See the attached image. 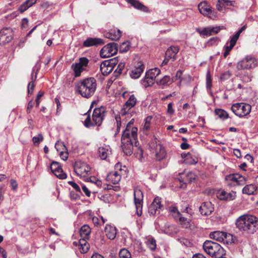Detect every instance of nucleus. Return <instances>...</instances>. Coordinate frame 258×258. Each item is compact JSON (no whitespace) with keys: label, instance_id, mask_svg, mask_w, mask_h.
I'll return each mask as SVG.
<instances>
[{"label":"nucleus","instance_id":"obj_1","mask_svg":"<svg viewBox=\"0 0 258 258\" xmlns=\"http://www.w3.org/2000/svg\"><path fill=\"white\" fill-rule=\"evenodd\" d=\"M138 128L133 126L132 121L126 125L121 137V148L122 151L127 156H130L133 152V144L137 147L139 144L137 140Z\"/></svg>","mask_w":258,"mask_h":258},{"label":"nucleus","instance_id":"obj_2","mask_svg":"<svg viewBox=\"0 0 258 258\" xmlns=\"http://www.w3.org/2000/svg\"><path fill=\"white\" fill-rule=\"evenodd\" d=\"M237 228L247 234H253L258 229V221L256 217L251 215H243L236 221Z\"/></svg>","mask_w":258,"mask_h":258},{"label":"nucleus","instance_id":"obj_3","mask_svg":"<svg viewBox=\"0 0 258 258\" xmlns=\"http://www.w3.org/2000/svg\"><path fill=\"white\" fill-rule=\"evenodd\" d=\"M94 104H96L95 101H93L90 109L86 113L87 115L86 119L84 121V125L86 127H89L92 126H100L105 116L106 110L104 107L101 106L100 107L95 108L92 115L90 116V111Z\"/></svg>","mask_w":258,"mask_h":258},{"label":"nucleus","instance_id":"obj_4","mask_svg":"<svg viewBox=\"0 0 258 258\" xmlns=\"http://www.w3.org/2000/svg\"><path fill=\"white\" fill-rule=\"evenodd\" d=\"M96 80L90 77L80 81L77 85V88L79 94L83 97L89 98L92 96L96 90Z\"/></svg>","mask_w":258,"mask_h":258},{"label":"nucleus","instance_id":"obj_5","mask_svg":"<svg viewBox=\"0 0 258 258\" xmlns=\"http://www.w3.org/2000/svg\"><path fill=\"white\" fill-rule=\"evenodd\" d=\"M203 247L208 254L214 258H218L225 254L224 248L219 244L211 240H206Z\"/></svg>","mask_w":258,"mask_h":258},{"label":"nucleus","instance_id":"obj_6","mask_svg":"<svg viewBox=\"0 0 258 258\" xmlns=\"http://www.w3.org/2000/svg\"><path fill=\"white\" fill-rule=\"evenodd\" d=\"M114 169L115 170L110 172L106 177V181L109 184L118 183L121 179V174L125 171V166H123L122 168L119 162L115 165Z\"/></svg>","mask_w":258,"mask_h":258},{"label":"nucleus","instance_id":"obj_7","mask_svg":"<svg viewBox=\"0 0 258 258\" xmlns=\"http://www.w3.org/2000/svg\"><path fill=\"white\" fill-rule=\"evenodd\" d=\"M158 142L156 138L154 139L150 142L149 148L150 151L154 154L156 160L161 161L165 158L166 152L164 148Z\"/></svg>","mask_w":258,"mask_h":258},{"label":"nucleus","instance_id":"obj_8","mask_svg":"<svg viewBox=\"0 0 258 258\" xmlns=\"http://www.w3.org/2000/svg\"><path fill=\"white\" fill-rule=\"evenodd\" d=\"M74 169L76 173L82 177H87L91 174V168L87 163L77 161L74 165Z\"/></svg>","mask_w":258,"mask_h":258},{"label":"nucleus","instance_id":"obj_9","mask_svg":"<svg viewBox=\"0 0 258 258\" xmlns=\"http://www.w3.org/2000/svg\"><path fill=\"white\" fill-rule=\"evenodd\" d=\"M251 106L248 104L238 103L232 105L231 109L237 116L242 117L248 114L251 111Z\"/></svg>","mask_w":258,"mask_h":258},{"label":"nucleus","instance_id":"obj_10","mask_svg":"<svg viewBox=\"0 0 258 258\" xmlns=\"http://www.w3.org/2000/svg\"><path fill=\"white\" fill-rule=\"evenodd\" d=\"M160 73V70L157 68L149 70L146 73L144 79L142 80V85L145 88L151 86L154 83L156 77Z\"/></svg>","mask_w":258,"mask_h":258},{"label":"nucleus","instance_id":"obj_11","mask_svg":"<svg viewBox=\"0 0 258 258\" xmlns=\"http://www.w3.org/2000/svg\"><path fill=\"white\" fill-rule=\"evenodd\" d=\"M256 64V59L254 57L247 55L237 63L236 67L238 70H249L255 68Z\"/></svg>","mask_w":258,"mask_h":258},{"label":"nucleus","instance_id":"obj_12","mask_svg":"<svg viewBox=\"0 0 258 258\" xmlns=\"http://www.w3.org/2000/svg\"><path fill=\"white\" fill-rule=\"evenodd\" d=\"M225 181L228 186L242 185L245 183V178L239 174H231L226 176Z\"/></svg>","mask_w":258,"mask_h":258},{"label":"nucleus","instance_id":"obj_13","mask_svg":"<svg viewBox=\"0 0 258 258\" xmlns=\"http://www.w3.org/2000/svg\"><path fill=\"white\" fill-rule=\"evenodd\" d=\"M117 52V44L110 43L104 46L100 50V55L102 58H107L115 54Z\"/></svg>","mask_w":258,"mask_h":258},{"label":"nucleus","instance_id":"obj_14","mask_svg":"<svg viewBox=\"0 0 258 258\" xmlns=\"http://www.w3.org/2000/svg\"><path fill=\"white\" fill-rule=\"evenodd\" d=\"M210 237L211 239H213L217 241L220 242H223L224 243L227 244L229 242H231L230 240L232 238V235L220 231H214L211 233Z\"/></svg>","mask_w":258,"mask_h":258},{"label":"nucleus","instance_id":"obj_15","mask_svg":"<svg viewBox=\"0 0 258 258\" xmlns=\"http://www.w3.org/2000/svg\"><path fill=\"white\" fill-rule=\"evenodd\" d=\"M143 200V194L141 190L136 188L134 189V203L137 210V214L141 216L142 211V203Z\"/></svg>","mask_w":258,"mask_h":258},{"label":"nucleus","instance_id":"obj_16","mask_svg":"<svg viewBox=\"0 0 258 258\" xmlns=\"http://www.w3.org/2000/svg\"><path fill=\"white\" fill-rule=\"evenodd\" d=\"M13 30L10 28H5L0 31V44L5 45L13 39Z\"/></svg>","mask_w":258,"mask_h":258},{"label":"nucleus","instance_id":"obj_17","mask_svg":"<svg viewBox=\"0 0 258 258\" xmlns=\"http://www.w3.org/2000/svg\"><path fill=\"white\" fill-rule=\"evenodd\" d=\"M50 168L53 174L60 179H65L67 178V174L63 172V170L57 162H53L51 165Z\"/></svg>","mask_w":258,"mask_h":258},{"label":"nucleus","instance_id":"obj_18","mask_svg":"<svg viewBox=\"0 0 258 258\" xmlns=\"http://www.w3.org/2000/svg\"><path fill=\"white\" fill-rule=\"evenodd\" d=\"M214 211L213 205L210 202H203L199 208V211L202 215L208 216Z\"/></svg>","mask_w":258,"mask_h":258},{"label":"nucleus","instance_id":"obj_19","mask_svg":"<svg viewBox=\"0 0 258 258\" xmlns=\"http://www.w3.org/2000/svg\"><path fill=\"white\" fill-rule=\"evenodd\" d=\"M162 207L161 199L158 197H156L150 205L149 208V212L151 215H155L157 213H159L160 209H161Z\"/></svg>","mask_w":258,"mask_h":258},{"label":"nucleus","instance_id":"obj_20","mask_svg":"<svg viewBox=\"0 0 258 258\" xmlns=\"http://www.w3.org/2000/svg\"><path fill=\"white\" fill-rule=\"evenodd\" d=\"M144 70V66L142 62H138L132 69L130 76L133 79L139 78Z\"/></svg>","mask_w":258,"mask_h":258},{"label":"nucleus","instance_id":"obj_21","mask_svg":"<svg viewBox=\"0 0 258 258\" xmlns=\"http://www.w3.org/2000/svg\"><path fill=\"white\" fill-rule=\"evenodd\" d=\"M98 152L100 158L102 160H105L111 154V150L109 146L104 145L99 147Z\"/></svg>","mask_w":258,"mask_h":258},{"label":"nucleus","instance_id":"obj_22","mask_svg":"<svg viewBox=\"0 0 258 258\" xmlns=\"http://www.w3.org/2000/svg\"><path fill=\"white\" fill-rule=\"evenodd\" d=\"M179 181L180 182H183L185 184H186L187 182H190L196 179V175L192 172L180 173H179Z\"/></svg>","mask_w":258,"mask_h":258},{"label":"nucleus","instance_id":"obj_23","mask_svg":"<svg viewBox=\"0 0 258 258\" xmlns=\"http://www.w3.org/2000/svg\"><path fill=\"white\" fill-rule=\"evenodd\" d=\"M110 63L112 62L108 60H105L100 64V70L103 75L106 76L112 71L113 67H111Z\"/></svg>","mask_w":258,"mask_h":258},{"label":"nucleus","instance_id":"obj_24","mask_svg":"<svg viewBox=\"0 0 258 258\" xmlns=\"http://www.w3.org/2000/svg\"><path fill=\"white\" fill-rule=\"evenodd\" d=\"M182 158L183 159V163L186 164H195L198 161V158L192 156L191 154L187 153H183L181 154Z\"/></svg>","mask_w":258,"mask_h":258},{"label":"nucleus","instance_id":"obj_25","mask_svg":"<svg viewBox=\"0 0 258 258\" xmlns=\"http://www.w3.org/2000/svg\"><path fill=\"white\" fill-rule=\"evenodd\" d=\"M104 41L101 38H88L84 41L83 45L85 47H90L94 45H102Z\"/></svg>","mask_w":258,"mask_h":258},{"label":"nucleus","instance_id":"obj_26","mask_svg":"<svg viewBox=\"0 0 258 258\" xmlns=\"http://www.w3.org/2000/svg\"><path fill=\"white\" fill-rule=\"evenodd\" d=\"M137 103V98L133 94L130 95L128 100L126 101L125 104L123 106V109L124 111L122 112L123 114H125L126 111L125 110H128L132 108L135 106Z\"/></svg>","mask_w":258,"mask_h":258},{"label":"nucleus","instance_id":"obj_27","mask_svg":"<svg viewBox=\"0 0 258 258\" xmlns=\"http://www.w3.org/2000/svg\"><path fill=\"white\" fill-rule=\"evenodd\" d=\"M179 51V48L176 46H171L165 52V55L167 57L171 58L172 61L176 59V54Z\"/></svg>","mask_w":258,"mask_h":258},{"label":"nucleus","instance_id":"obj_28","mask_svg":"<svg viewBox=\"0 0 258 258\" xmlns=\"http://www.w3.org/2000/svg\"><path fill=\"white\" fill-rule=\"evenodd\" d=\"M200 12L205 16H208L212 13V10L206 2H201L198 5Z\"/></svg>","mask_w":258,"mask_h":258},{"label":"nucleus","instance_id":"obj_29","mask_svg":"<svg viewBox=\"0 0 258 258\" xmlns=\"http://www.w3.org/2000/svg\"><path fill=\"white\" fill-rule=\"evenodd\" d=\"M37 0H26L22 3L18 8V11L20 13H23L27 10L29 8L36 4Z\"/></svg>","mask_w":258,"mask_h":258},{"label":"nucleus","instance_id":"obj_30","mask_svg":"<svg viewBox=\"0 0 258 258\" xmlns=\"http://www.w3.org/2000/svg\"><path fill=\"white\" fill-rule=\"evenodd\" d=\"M106 38L112 40L117 41L119 39L121 36V32L119 30H114L111 32L106 33L104 34Z\"/></svg>","mask_w":258,"mask_h":258},{"label":"nucleus","instance_id":"obj_31","mask_svg":"<svg viewBox=\"0 0 258 258\" xmlns=\"http://www.w3.org/2000/svg\"><path fill=\"white\" fill-rule=\"evenodd\" d=\"M105 232L107 237L110 239L113 240L116 237V229L113 226L107 225L105 228Z\"/></svg>","mask_w":258,"mask_h":258},{"label":"nucleus","instance_id":"obj_32","mask_svg":"<svg viewBox=\"0 0 258 258\" xmlns=\"http://www.w3.org/2000/svg\"><path fill=\"white\" fill-rule=\"evenodd\" d=\"M222 27H208L204 28L201 32V34L206 36H210L214 34H217L220 29L223 28Z\"/></svg>","mask_w":258,"mask_h":258},{"label":"nucleus","instance_id":"obj_33","mask_svg":"<svg viewBox=\"0 0 258 258\" xmlns=\"http://www.w3.org/2000/svg\"><path fill=\"white\" fill-rule=\"evenodd\" d=\"M257 186L254 184L246 185L242 189V193L248 195H254L257 190Z\"/></svg>","mask_w":258,"mask_h":258},{"label":"nucleus","instance_id":"obj_34","mask_svg":"<svg viewBox=\"0 0 258 258\" xmlns=\"http://www.w3.org/2000/svg\"><path fill=\"white\" fill-rule=\"evenodd\" d=\"M235 192H227L225 191H222L219 193L218 197L221 200L230 201L233 200L235 197Z\"/></svg>","mask_w":258,"mask_h":258},{"label":"nucleus","instance_id":"obj_35","mask_svg":"<svg viewBox=\"0 0 258 258\" xmlns=\"http://www.w3.org/2000/svg\"><path fill=\"white\" fill-rule=\"evenodd\" d=\"M126 2L137 9L143 11V12L148 11V8L147 7L137 0H126Z\"/></svg>","mask_w":258,"mask_h":258},{"label":"nucleus","instance_id":"obj_36","mask_svg":"<svg viewBox=\"0 0 258 258\" xmlns=\"http://www.w3.org/2000/svg\"><path fill=\"white\" fill-rule=\"evenodd\" d=\"M88 239L81 237L79 241V248L82 253H86L89 250V244L87 242V239Z\"/></svg>","mask_w":258,"mask_h":258},{"label":"nucleus","instance_id":"obj_37","mask_svg":"<svg viewBox=\"0 0 258 258\" xmlns=\"http://www.w3.org/2000/svg\"><path fill=\"white\" fill-rule=\"evenodd\" d=\"M178 229L174 225H166L164 230V233L169 235H173L178 232Z\"/></svg>","mask_w":258,"mask_h":258},{"label":"nucleus","instance_id":"obj_38","mask_svg":"<svg viewBox=\"0 0 258 258\" xmlns=\"http://www.w3.org/2000/svg\"><path fill=\"white\" fill-rule=\"evenodd\" d=\"M156 83L157 85L164 87L165 86H169L172 82L170 77L168 76H165L163 78L160 80H156Z\"/></svg>","mask_w":258,"mask_h":258},{"label":"nucleus","instance_id":"obj_39","mask_svg":"<svg viewBox=\"0 0 258 258\" xmlns=\"http://www.w3.org/2000/svg\"><path fill=\"white\" fill-rule=\"evenodd\" d=\"M91 233V228L87 225H84L80 229V234L81 237L89 238Z\"/></svg>","mask_w":258,"mask_h":258},{"label":"nucleus","instance_id":"obj_40","mask_svg":"<svg viewBox=\"0 0 258 258\" xmlns=\"http://www.w3.org/2000/svg\"><path fill=\"white\" fill-rule=\"evenodd\" d=\"M178 218H179V222L180 224L181 225L182 227L185 228H187L190 227V220L187 218H185L182 216V214L181 216H179Z\"/></svg>","mask_w":258,"mask_h":258},{"label":"nucleus","instance_id":"obj_41","mask_svg":"<svg viewBox=\"0 0 258 258\" xmlns=\"http://www.w3.org/2000/svg\"><path fill=\"white\" fill-rule=\"evenodd\" d=\"M72 68L73 70L75 77H79L81 73L85 70L78 63H75L72 65Z\"/></svg>","mask_w":258,"mask_h":258},{"label":"nucleus","instance_id":"obj_42","mask_svg":"<svg viewBox=\"0 0 258 258\" xmlns=\"http://www.w3.org/2000/svg\"><path fill=\"white\" fill-rule=\"evenodd\" d=\"M215 114L222 120H225L228 117V114L226 111L222 109H216L215 110Z\"/></svg>","mask_w":258,"mask_h":258},{"label":"nucleus","instance_id":"obj_43","mask_svg":"<svg viewBox=\"0 0 258 258\" xmlns=\"http://www.w3.org/2000/svg\"><path fill=\"white\" fill-rule=\"evenodd\" d=\"M168 210L170 214L172 215L175 218H177L181 216V213L178 211L177 207L175 206H170L168 208Z\"/></svg>","mask_w":258,"mask_h":258},{"label":"nucleus","instance_id":"obj_44","mask_svg":"<svg viewBox=\"0 0 258 258\" xmlns=\"http://www.w3.org/2000/svg\"><path fill=\"white\" fill-rule=\"evenodd\" d=\"M81 187L83 191L84 192L85 195L88 197H90L91 192L93 193H96L98 192L97 191L93 190L91 187L89 186V187H88L83 184H81Z\"/></svg>","mask_w":258,"mask_h":258},{"label":"nucleus","instance_id":"obj_45","mask_svg":"<svg viewBox=\"0 0 258 258\" xmlns=\"http://www.w3.org/2000/svg\"><path fill=\"white\" fill-rule=\"evenodd\" d=\"M147 244L150 249L154 250L156 248V240L153 237H149L147 241Z\"/></svg>","mask_w":258,"mask_h":258},{"label":"nucleus","instance_id":"obj_46","mask_svg":"<svg viewBox=\"0 0 258 258\" xmlns=\"http://www.w3.org/2000/svg\"><path fill=\"white\" fill-rule=\"evenodd\" d=\"M39 70V66L36 64L33 68L31 73V81L30 82H34L37 78V72Z\"/></svg>","mask_w":258,"mask_h":258},{"label":"nucleus","instance_id":"obj_47","mask_svg":"<svg viewBox=\"0 0 258 258\" xmlns=\"http://www.w3.org/2000/svg\"><path fill=\"white\" fill-rule=\"evenodd\" d=\"M119 255L120 258H131V253L125 248H122L120 250Z\"/></svg>","mask_w":258,"mask_h":258},{"label":"nucleus","instance_id":"obj_48","mask_svg":"<svg viewBox=\"0 0 258 258\" xmlns=\"http://www.w3.org/2000/svg\"><path fill=\"white\" fill-rule=\"evenodd\" d=\"M152 117L150 116L147 117L145 119V124L143 126V130L145 133L147 132L150 128V121Z\"/></svg>","mask_w":258,"mask_h":258},{"label":"nucleus","instance_id":"obj_49","mask_svg":"<svg viewBox=\"0 0 258 258\" xmlns=\"http://www.w3.org/2000/svg\"><path fill=\"white\" fill-rule=\"evenodd\" d=\"M89 179L91 183L94 184L98 187H102V182L100 180L97 179L95 176L90 177Z\"/></svg>","mask_w":258,"mask_h":258},{"label":"nucleus","instance_id":"obj_50","mask_svg":"<svg viewBox=\"0 0 258 258\" xmlns=\"http://www.w3.org/2000/svg\"><path fill=\"white\" fill-rule=\"evenodd\" d=\"M55 148L58 153L62 150H67V148L63 143L57 142L55 145Z\"/></svg>","mask_w":258,"mask_h":258},{"label":"nucleus","instance_id":"obj_51","mask_svg":"<svg viewBox=\"0 0 258 258\" xmlns=\"http://www.w3.org/2000/svg\"><path fill=\"white\" fill-rule=\"evenodd\" d=\"M237 40L234 39L233 37H232L230 41L229 46H225L224 47V49L226 50H228L230 52L235 45Z\"/></svg>","mask_w":258,"mask_h":258},{"label":"nucleus","instance_id":"obj_52","mask_svg":"<svg viewBox=\"0 0 258 258\" xmlns=\"http://www.w3.org/2000/svg\"><path fill=\"white\" fill-rule=\"evenodd\" d=\"M43 140V137L41 134H38V136L34 137L32 138L33 142L36 145H39L40 142L42 141Z\"/></svg>","mask_w":258,"mask_h":258},{"label":"nucleus","instance_id":"obj_53","mask_svg":"<svg viewBox=\"0 0 258 258\" xmlns=\"http://www.w3.org/2000/svg\"><path fill=\"white\" fill-rule=\"evenodd\" d=\"M68 183L72 186L73 188L76 190L77 191H78L79 194H81V190L80 186L76 182L71 181H69Z\"/></svg>","mask_w":258,"mask_h":258},{"label":"nucleus","instance_id":"obj_54","mask_svg":"<svg viewBox=\"0 0 258 258\" xmlns=\"http://www.w3.org/2000/svg\"><path fill=\"white\" fill-rule=\"evenodd\" d=\"M89 62V60L86 57H81L79 60V62L78 63L80 64V66L82 68H84L86 67Z\"/></svg>","mask_w":258,"mask_h":258},{"label":"nucleus","instance_id":"obj_55","mask_svg":"<svg viewBox=\"0 0 258 258\" xmlns=\"http://www.w3.org/2000/svg\"><path fill=\"white\" fill-rule=\"evenodd\" d=\"M130 49V45L127 42H123L120 46V52H126Z\"/></svg>","mask_w":258,"mask_h":258},{"label":"nucleus","instance_id":"obj_56","mask_svg":"<svg viewBox=\"0 0 258 258\" xmlns=\"http://www.w3.org/2000/svg\"><path fill=\"white\" fill-rule=\"evenodd\" d=\"M219 2L222 3V6L224 7L234 6V1L229 0H219Z\"/></svg>","mask_w":258,"mask_h":258},{"label":"nucleus","instance_id":"obj_57","mask_svg":"<svg viewBox=\"0 0 258 258\" xmlns=\"http://www.w3.org/2000/svg\"><path fill=\"white\" fill-rule=\"evenodd\" d=\"M231 76V73L229 71H227L221 74L220 79L221 80L224 81L230 78Z\"/></svg>","mask_w":258,"mask_h":258},{"label":"nucleus","instance_id":"obj_58","mask_svg":"<svg viewBox=\"0 0 258 258\" xmlns=\"http://www.w3.org/2000/svg\"><path fill=\"white\" fill-rule=\"evenodd\" d=\"M59 155H60V157H61V158L66 161L68 159V152L66 151V150H62V151H60V152L59 153Z\"/></svg>","mask_w":258,"mask_h":258},{"label":"nucleus","instance_id":"obj_59","mask_svg":"<svg viewBox=\"0 0 258 258\" xmlns=\"http://www.w3.org/2000/svg\"><path fill=\"white\" fill-rule=\"evenodd\" d=\"M246 29V26H242L236 33V34L232 37H233L234 39H236V40H238L239 37V35L241 33H242V32L243 31H244L245 29Z\"/></svg>","mask_w":258,"mask_h":258},{"label":"nucleus","instance_id":"obj_60","mask_svg":"<svg viewBox=\"0 0 258 258\" xmlns=\"http://www.w3.org/2000/svg\"><path fill=\"white\" fill-rule=\"evenodd\" d=\"M11 187L13 190L17 189L18 184L16 180L11 179L10 180Z\"/></svg>","mask_w":258,"mask_h":258},{"label":"nucleus","instance_id":"obj_61","mask_svg":"<svg viewBox=\"0 0 258 258\" xmlns=\"http://www.w3.org/2000/svg\"><path fill=\"white\" fill-rule=\"evenodd\" d=\"M35 85L34 82H30L28 85V93L29 94H31L33 93Z\"/></svg>","mask_w":258,"mask_h":258},{"label":"nucleus","instance_id":"obj_62","mask_svg":"<svg viewBox=\"0 0 258 258\" xmlns=\"http://www.w3.org/2000/svg\"><path fill=\"white\" fill-rule=\"evenodd\" d=\"M124 67V63L122 62H120L117 68L115 70V72H117L118 74H121L122 73V71L123 70Z\"/></svg>","mask_w":258,"mask_h":258},{"label":"nucleus","instance_id":"obj_63","mask_svg":"<svg viewBox=\"0 0 258 258\" xmlns=\"http://www.w3.org/2000/svg\"><path fill=\"white\" fill-rule=\"evenodd\" d=\"M167 113L170 115H172L174 112V110L173 108V104L172 103H170L168 104L167 106Z\"/></svg>","mask_w":258,"mask_h":258},{"label":"nucleus","instance_id":"obj_64","mask_svg":"<svg viewBox=\"0 0 258 258\" xmlns=\"http://www.w3.org/2000/svg\"><path fill=\"white\" fill-rule=\"evenodd\" d=\"M115 120L116 121L117 132H119L120 127L121 125L120 116L117 115L115 116Z\"/></svg>","mask_w":258,"mask_h":258}]
</instances>
